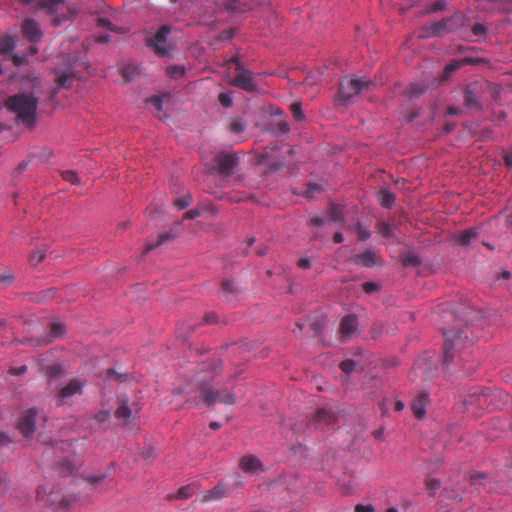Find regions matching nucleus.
<instances>
[{
    "mask_svg": "<svg viewBox=\"0 0 512 512\" xmlns=\"http://www.w3.org/2000/svg\"><path fill=\"white\" fill-rule=\"evenodd\" d=\"M119 406L115 411V417L118 420H123V424L126 425L129 422V418L131 416V409L128 407L127 399H118Z\"/></svg>",
    "mask_w": 512,
    "mask_h": 512,
    "instance_id": "obj_20",
    "label": "nucleus"
},
{
    "mask_svg": "<svg viewBox=\"0 0 512 512\" xmlns=\"http://www.w3.org/2000/svg\"><path fill=\"white\" fill-rule=\"evenodd\" d=\"M320 191V187L317 184H309L307 186V190L305 192V196L307 198H312L315 193H318Z\"/></svg>",
    "mask_w": 512,
    "mask_h": 512,
    "instance_id": "obj_49",
    "label": "nucleus"
},
{
    "mask_svg": "<svg viewBox=\"0 0 512 512\" xmlns=\"http://www.w3.org/2000/svg\"><path fill=\"white\" fill-rule=\"evenodd\" d=\"M478 230L476 228H470L457 233L454 238L460 245H468L472 239L476 238Z\"/></svg>",
    "mask_w": 512,
    "mask_h": 512,
    "instance_id": "obj_25",
    "label": "nucleus"
},
{
    "mask_svg": "<svg viewBox=\"0 0 512 512\" xmlns=\"http://www.w3.org/2000/svg\"><path fill=\"white\" fill-rule=\"evenodd\" d=\"M355 512H375V509L372 505L357 504Z\"/></svg>",
    "mask_w": 512,
    "mask_h": 512,
    "instance_id": "obj_56",
    "label": "nucleus"
},
{
    "mask_svg": "<svg viewBox=\"0 0 512 512\" xmlns=\"http://www.w3.org/2000/svg\"><path fill=\"white\" fill-rule=\"evenodd\" d=\"M193 490L190 486H184L177 492V497L180 499H188L192 496Z\"/></svg>",
    "mask_w": 512,
    "mask_h": 512,
    "instance_id": "obj_46",
    "label": "nucleus"
},
{
    "mask_svg": "<svg viewBox=\"0 0 512 512\" xmlns=\"http://www.w3.org/2000/svg\"><path fill=\"white\" fill-rule=\"evenodd\" d=\"M504 163L507 167L512 168V151L505 153L503 156Z\"/></svg>",
    "mask_w": 512,
    "mask_h": 512,
    "instance_id": "obj_61",
    "label": "nucleus"
},
{
    "mask_svg": "<svg viewBox=\"0 0 512 512\" xmlns=\"http://www.w3.org/2000/svg\"><path fill=\"white\" fill-rule=\"evenodd\" d=\"M84 384V381L79 379L71 380L67 385L58 391L56 395L58 404L62 405L67 401V399L81 394L84 388Z\"/></svg>",
    "mask_w": 512,
    "mask_h": 512,
    "instance_id": "obj_9",
    "label": "nucleus"
},
{
    "mask_svg": "<svg viewBox=\"0 0 512 512\" xmlns=\"http://www.w3.org/2000/svg\"><path fill=\"white\" fill-rule=\"evenodd\" d=\"M226 494L225 487L222 483H219L214 488L205 491L201 496L202 502H208L212 500H218L224 497Z\"/></svg>",
    "mask_w": 512,
    "mask_h": 512,
    "instance_id": "obj_19",
    "label": "nucleus"
},
{
    "mask_svg": "<svg viewBox=\"0 0 512 512\" xmlns=\"http://www.w3.org/2000/svg\"><path fill=\"white\" fill-rule=\"evenodd\" d=\"M230 62L235 65V71L237 73L235 78L231 81V85L246 92H255L257 90V84L254 81V74L245 69L237 57L231 58Z\"/></svg>",
    "mask_w": 512,
    "mask_h": 512,
    "instance_id": "obj_6",
    "label": "nucleus"
},
{
    "mask_svg": "<svg viewBox=\"0 0 512 512\" xmlns=\"http://www.w3.org/2000/svg\"><path fill=\"white\" fill-rule=\"evenodd\" d=\"M310 223H311V225H313L315 227H319V226L323 225L324 221L320 217H312L310 220Z\"/></svg>",
    "mask_w": 512,
    "mask_h": 512,
    "instance_id": "obj_62",
    "label": "nucleus"
},
{
    "mask_svg": "<svg viewBox=\"0 0 512 512\" xmlns=\"http://www.w3.org/2000/svg\"><path fill=\"white\" fill-rule=\"evenodd\" d=\"M229 129L232 133L239 134L245 130V124L241 119H235L231 122Z\"/></svg>",
    "mask_w": 512,
    "mask_h": 512,
    "instance_id": "obj_40",
    "label": "nucleus"
},
{
    "mask_svg": "<svg viewBox=\"0 0 512 512\" xmlns=\"http://www.w3.org/2000/svg\"><path fill=\"white\" fill-rule=\"evenodd\" d=\"M65 0H38V8L45 10L48 14L57 12L59 5Z\"/></svg>",
    "mask_w": 512,
    "mask_h": 512,
    "instance_id": "obj_26",
    "label": "nucleus"
},
{
    "mask_svg": "<svg viewBox=\"0 0 512 512\" xmlns=\"http://www.w3.org/2000/svg\"><path fill=\"white\" fill-rule=\"evenodd\" d=\"M480 83L483 95H488L495 104H500L502 87L486 80H480Z\"/></svg>",
    "mask_w": 512,
    "mask_h": 512,
    "instance_id": "obj_16",
    "label": "nucleus"
},
{
    "mask_svg": "<svg viewBox=\"0 0 512 512\" xmlns=\"http://www.w3.org/2000/svg\"><path fill=\"white\" fill-rule=\"evenodd\" d=\"M339 367L345 374H350L355 368V362L353 360L347 359L342 361Z\"/></svg>",
    "mask_w": 512,
    "mask_h": 512,
    "instance_id": "obj_44",
    "label": "nucleus"
},
{
    "mask_svg": "<svg viewBox=\"0 0 512 512\" xmlns=\"http://www.w3.org/2000/svg\"><path fill=\"white\" fill-rule=\"evenodd\" d=\"M15 48V41L12 37L0 38V54H8Z\"/></svg>",
    "mask_w": 512,
    "mask_h": 512,
    "instance_id": "obj_29",
    "label": "nucleus"
},
{
    "mask_svg": "<svg viewBox=\"0 0 512 512\" xmlns=\"http://www.w3.org/2000/svg\"><path fill=\"white\" fill-rule=\"evenodd\" d=\"M110 418L108 411H100L95 415V420L99 423H104Z\"/></svg>",
    "mask_w": 512,
    "mask_h": 512,
    "instance_id": "obj_52",
    "label": "nucleus"
},
{
    "mask_svg": "<svg viewBox=\"0 0 512 512\" xmlns=\"http://www.w3.org/2000/svg\"><path fill=\"white\" fill-rule=\"evenodd\" d=\"M97 25L102 28H108L110 30H114L112 23L107 18H98Z\"/></svg>",
    "mask_w": 512,
    "mask_h": 512,
    "instance_id": "obj_55",
    "label": "nucleus"
},
{
    "mask_svg": "<svg viewBox=\"0 0 512 512\" xmlns=\"http://www.w3.org/2000/svg\"><path fill=\"white\" fill-rule=\"evenodd\" d=\"M136 73L137 68L134 66L128 65L122 69V77L126 82L132 81Z\"/></svg>",
    "mask_w": 512,
    "mask_h": 512,
    "instance_id": "obj_38",
    "label": "nucleus"
},
{
    "mask_svg": "<svg viewBox=\"0 0 512 512\" xmlns=\"http://www.w3.org/2000/svg\"><path fill=\"white\" fill-rule=\"evenodd\" d=\"M373 83L363 78L355 76H345L339 83L337 100L346 105L354 96L360 94L363 90H368Z\"/></svg>",
    "mask_w": 512,
    "mask_h": 512,
    "instance_id": "obj_4",
    "label": "nucleus"
},
{
    "mask_svg": "<svg viewBox=\"0 0 512 512\" xmlns=\"http://www.w3.org/2000/svg\"><path fill=\"white\" fill-rule=\"evenodd\" d=\"M483 93L480 80L467 84L463 91V104L466 108L481 110L483 108Z\"/></svg>",
    "mask_w": 512,
    "mask_h": 512,
    "instance_id": "obj_7",
    "label": "nucleus"
},
{
    "mask_svg": "<svg viewBox=\"0 0 512 512\" xmlns=\"http://www.w3.org/2000/svg\"><path fill=\"white\" fill-rule=\"evenodd\" d=\"M5 106L16 115V119L27 126H32L36 120L38 98L32 93H18L5 101Z\"/></svg>",
    "mask_w": 512,
    "mask_h": 512,
    "instance_id": "obj_2",
    "label": "nucleus"
},
{
    "mask_svg": "<svg viewBox=\"0 0 512 512\" xmlns=\"http://www.w3.org/2000/svg\"><path fill=\"white\" fill-rule=\"evenodd\" d=\"M297 265L301 269H309L311 267V262L309 258H300L297 262Z\"/></svg>",
    "mask_w": 512,
    "mask_h": 512,
    "instance_id": "obj_58",
    "label": "nucleus"
},
{
    "mask_svg": "<svg viewBox=\"0 0 512 512\" xmlns=\"http://www.w3.org/2000/svg\"><path fill=\"white\" fill-rule=\"evenodd\" d=\"M45 255H46L45 252L42 250H38V251L34 252L33 254H31V256L29 258L30 264L33 266L40 264L43 261V259L45 258Z\"/></svg>",
    "mask_w": 512,
    "mask_h": 512,
    "instance_id": "obj_42",
    "label": "nucleus"
},
{
    "mask_svg": "<svg viewBox=\"0 0 512 512\" xmlns=\"http://www.w3.org/2000/svg\"><path fill=\"white\" fill-rule=\"evenodd\" d=\"M329 216L332 221L340 222L343 220V209L340 205L332 203L329 207Z\"/></svg>",
    "mask_w": 512,
    "mask_h": 512,
    "instance_id": "obj_31",
    "label": "nucleus"
},
{
    "mask_svg": "<svg viewBox=\"0 0 512 512\" xmlns=\"http://www.w3.org/2000/svg\"><path fill=\"white\" fill-rule=\"evenodd\" d=\"M461 67V63L458 62V61H454V62H451L449 64L446 65L445 69H444V72H443V78H447L449 77V75L452 73V72H455L456 70H458L459 68Z\"/></svg>",
    "mask_w": 512,
    "mask_h": 512,
    "instance_id": "obj_43",
    "label": "nucleus"
},
{
    "mask_svg": "<svg viewBox=\"0 0 512 512\" xmlns=\"http://www.w3.org/2000/svg\"><path fill=\"white\" fill-rule=\"evenodd\" d=\"M27 371V367L25 365L19 367V368H11L9 370L10 374H13V375H22L24 373H26Z\"/></svg>",
    "mask_w": 512,
    "mask_h": 512,
    "instance_id": "obj_60",
    "label": "nucleus"
},
{
    "mask_svg": "<svg viewBox=\"0 0 512 512\" xmlns=\"http://www.w3.org/2000/svg\"><path fill=\"white\" fill-rule=\"evenodd\" d=\"M202 211H203L202 208H199V207L193 208V209L187 211L184 214L183 218L184 219H189V220L195 219V218L199 217L202 214Z\"/></svg>",
    "mask_w": 512,
    "mask_h": 512,
    "instance_id": "obj_47",
    "label": "nucleus"
},
{
    "mask_svg": "<svg viewBox=\"0 0 512 512\" xmlns=\"http://www.w3.org/2000/svg\"><path fill=\"white\" fill-rule=\"evenodd\" d=\"M104 478H105V475L102 474V475H98V476H89L86 478V480L90 485H95L96 483L103 481Z\"/></svg>",
    "mask_w": 512,
    "mask_h": 512,
    "instance_id": "obj_57",
    "label": "nucleus"
},
{
    "mask_svg": "<svg viewBox=\"0 0 512 512\" xmlns=\"http://www.w3.org/2000/svg\"><path fill=\"white\" fill-rule=\"evenodd\" d=\"M447 25L446 20H442L439 22L431 23L430 25L425 27V32L422 37H433L442 35Z\"/></svg>",
    "mask_w": 512,
    "mask_h": 512,
    "instance_id": "obj_24",
    "label": "nucleus"
},
{
    "mask_svg": "<svg viewBox=\"0 0 512 512\" xmlns=\"http://www.w3.org/2000/svg\"><path fill=\"white\" fill-rule=\"evenodd\" d=\"M427 489L430 491H435L440 487V481L438 479H429L426 481Z\"/></svg>",
    "mask_w": 512,
    "mask_h": 512,
    "instance_id": "obj_54",
    "label": "nucleus"
},
{
    "mask_svg": "<svg viewBox=\"0 0 512 512\" xmlns=\"http://www.w3.org/2000/svg\"><path fill=\"white\" fill-rule=\"evenodd\" d=\"M166 72L171 78H179L185 74V69L181 66H169Z\"/></svg>",
    "mask_w": 512,
    "mask_h": 512,
    "instance_id": "obj_39",
    "label": "nucleus"
},
{
    "mask_svg": "<svg viewBox=\"0 0 512 512\" xmlns=\"http://www.w3.org/2000/svg\"><path fill=\"white\" fill-rule=\"evenodd\" d=\"M426 90V87L423 84L415 83L411 84L408 89L406 90V95L409 98H416L424 93Z\"/></svg>",
    "mask_w": 512,
    "mask_h": 512,
    "instance_id": "obj_32",
    "label": "nucleus"
},
{
    "mask_svg": "<svg viewBox=\"0 0 512 512\" xmlns=\"http://www.w3.org/2000/svg\"><path fill=\"white\" fill-rule=\"evenodd\" d=\"M357 238L360 241H365L371 236V231L368 227H365L358 223L356 225Z\"/></svg>",
    "mask_w": 512,
    "mask_h": 512,
    "instance_id": "obj_36",
    "label": "nucleus"
},
{
    "mask_svg": "<svg viewBox=\"0 0 512 512\" xmlns=\"http://www.w3.org/2000/svg\"><path fill=\"white\" fill-rule=\"evenodd\" d=\"M362 287H363V290H364L366 293H368V294L373 293V292H376V291H378V290H379V288H380V286H379L377 283H375V282H365V283L362 285Z\"/></svg>",
    "mask_w": 512,
    "mask_h": 512,
    "instance_id": "obj_48",
    "label": "nucleus"
},
{
    "mask_svg": "<svg viewBox=\"0 0 512 512\" xmlns=\"http://www.w3.org/2000/svg\"><path fill=\"white\" fill-rule=\"evenodd\" d=\"M472 32L475 36H482L486 33V27L483 24L476 23L472 27Z\"/></svg>",
    "mask_w": 512,
    "mask_h": 512,
    "instance_id": "obj_51",
    "label": "nucleus"
},
{
    "mask_svg": "<svg viewBox=\"0 0 512 512\" xmlns=\"http://www.w3.org/2000/svg\"><path fill=\"white\" fill-rule=\"evenodd\" d=\"M61 176L63 180H65L66 182H69L73 185L79 184V177L77 173L73 170H66L61 172Z\"/></svg>",
    "mask_w": 512,
    "mask_h": 512,
    "instance_id": "obj_35",
    "label": "nucleus"
},
{
    "mask_svg": "<svg viewBox=\"0 0 512 512\" xmlns=\"http://www.w3.org/2000/svg\"><path fill=\"white\" fill-rule=\"evenodd\" d=\"M192 203V197L190 194H185L174 201V206L179 209H185Z\"/></svg>",
    "mask_w": 512,
    "mask_h": 512,
    "instance_id": "obj_34",
    "label": "nucleus"
},
{
    "mask_svg": "<svg viewBox=\"0 0 512 512\" xmlns=\"http://www.w3.org/2000/svg\"><path fill=\"white\" fill-rule=\"evenodd\" d=\"M237 292V289L234 286V283L229 280H224L221 285L220 295L224 297L227 301H232L234 294Z\"/></svg>",
    "mask_w": 512,
    "mask_h": 512,
    "instance_id": "obj_27",
    "label": "nucleus"
},
{
    "mask_svg": "<svg viewBox=\"0 0 512 512\" xmlns=\"http://www.w3.org/2000/svg\"><path fill=\"white\" fill-rule=\"evenodd\" d=\"M23 36L31 43L38 42L42 37L39 24L32 19H25L22 23Z\"/></svg>",
    "mask_w": 512,
    "mask_h": 512,
    "instance_id": "obj_14",
    "label": "nucleus"
},
{
    "mask_svg": "<svg viewBox=\"0 0 512 512\" xmlns=\"http://www.w3.org/2000/svg\"><path fill=\"white\" fill-rule=\"evenodd\" d=\"M169 33L170 27L163 25L154 35L146 39L147 46L151 47L157 55L166 56L168 54L166 40Z\"/></svg>",
    "mask_w": 512,
    "mask_h": 512,
    "instance_id": "obj_8",
    "label": "nucleus"
},
{
    "mask_svg": "<svg viewBox=\"0 0 512 512\" xmlns=\"http://www.w3.org/2000/svg\"><path fill=\"white\" fill-rule=\"evenodd\" d=\"M377 231L385 238L392 236L393 226L386 222H378L376 225Z\"/></svg>",
    "mask_w": 512,
    "mask_h": 512,
    "instance_id": "obj_33",
    "label": "nucleus"
},
{
    "mask_svg": "<svg viewBox=\"0 0 512 512\" xmlns=\"http://www.w3.org/2000/svg\"><path fill=\"white\" fill-rule=\"evenodd\" d=\"M218 172L222 176H228L238 164V158L234 154L219 153L215 156Z\"/></svg>",
    "mask_w": 512,
    "mask_h": 512,
    "instance_id": "obj_10",
    "label": "nucleus"
},
{
    "mask_svg": "<svg viewBox=\"0 0 512 512\" xmlns=\"http://www.w3.org/2000/svg\"><path fill=\"white\" fill-rule=\"evenodd\" d=\"M291 109V113H292V116L293 118L296 120V121H302L304 120L305 116L302 112V109H301V104L299 102H295L291 105L290 107Z\"/></svg>",
    "mask_w": 512,
    "mask_h": 512,
    "instance_id": "obj_37",
    "label": "nucleus"
},
{
    "mask_svg": "<svg viewBox=\"0 0 512 512\" xmlns=\"http://www.w3.org/2000/svg\"><path fill=\"white\" fill-rule=\"evenodd\" d=\"M9 443H10L9 437L4 433H0V447L6 446Z\"/></svg>",
    "mask_w": 512,
    "mask_h": 512,
    "instance_id": "obj_63",
    "label": "nucleus"
},
{
    "mask_svg": "<svg viewBox=\"0 0 512 512\" xmlns=\"http://www.w3.org/2000/svg\"><path fill=\"white\" fill-rule=\"evenodd\" d=\"M174 238V235L171 232H165L160 234L156 240H148L143 248L144 253H148L151 250L157 248L163 243H166Z\"/></svg>",
    "mask_w": 512,
    "mask_h": 512,
    "instance_id": "obj_23",
    "label": "nucleus"
},
{
    "mask_svg": "<svg viewBox=\"0 0 512 512\" xmlns=\"http://www.w3.org/2000/svg\"><path fill=\"white\" fill-rule=\"evenodd\" d=\"M379 200L383 207L391 208L395 202V195L387 190H381Z\"/></svg>",
    "mask_w": 512,
    "mask_h": 512,
    "instance_id": "obj_30",
    "label": "nucleus"
},
{
    "mask_svg": "<svg viewBox=\"0 0 512 512\" xmlns=\"http://www.w3.org/2000/svg\"><path fill=\"white\" fill-rule=\"evenodd\" d=\"M314 422L320 425L331 426L336 423L337 417L336 415L328 409L320 408L316 411L314 418Z\"/></svg>",
    "mask_w": 512,
    "mask_h": 512,
    "instance_id": "obj_18",
    "label": "nucleus"
},
{
    "mask_svg": "<svg viewBox=\"0 0 512 512\" xmlns=\"http://www.w3.org/2000/svg\"><path fill=\"white\" fill-rule=\"evenodd\" d=\"M147 103L151 104L157 113H160L162 111L163 97L152 96L147 99Z\"/></svg>",
    "mask_w": 512,
    "mask_h": 512,
    "instance_id": "obj_41",
    "label": "nucleus"
},
{
    "mask_svg": "<svg viewBox=\"0 0 512 512\" xmlns=\"http://www.w3.org/2000/svg\"><path fill=\"white\" fill-rule=\"evenodd\" d=\"M208 369H211L215 374L218 373V371L221 369V363L220 362H213L210 364H205L201 368V371H208Z\"/></svg>",
    "mask_w": 512,
    "mask_h": 512,
    "instance_id": "obj_50",
    "label": "nucleus"
},
{
    "mask_svg": "<svg viewBox=\"0 0 512 512\" xmlns=\"http://www.w3.org/2000/svg\"><path fill=\"white\" fill-rule=\"evenodd\" d=\"M353 261L355 264H360L364 267H374L377 265V255L374 249H367L364 252L357 254Z\"/></svg>",
    "mask_w": 512,
    "mask_h": 512,
    "instance_id": "obj_17",
    "label": "nucleus"
},
{
    "mask_svg": "<svg viewBox=\"0 0 512 512\" xmlns=\"http://www.w3.org/2000/svg\"><path fill=\"white\" fill-rule=\"evenodd\" d=\"M401 263L404 267L417 266L421 263V260L414 252H407L401 257Z\"/></svg>",
    "mask_w": 512,
    "mask_h": 512,
    "instance_id": "obj_28",
    "label": "nucleus"
},
{
    "mask_svg": "<svg viewBox=\"0 0 512 512\" xmlns=\"http://www.w3.org/2000/svg\"><path fill=\"white\" fill-rule=\"evenodd\" d=\"M429 403V396L426 392H419L411 401L410 408L417 419H422L426 414V406Z\"/></svg>",
    "mask_w": 512,
    "mask_h": 512,
    "instance_id": "obj_13",
    "label": "nucleus"
},
{
    "mask_svg": "<svg viewBox=\"0 0 512 512\" xmlns=\"http://www.w3.org/2000/svg\"><path fill=\"white\" fill-rule=\"evenodd\" d=\"M445 337L443 366L448 370L453 363H461L464 359L461 354H458L462 347H466L472 343V339H468L467 331H460L458 333L453 331L443 332Z\"/></svg>",
    "mask_w": 512,
    "mask_h": 512,
    "instance_id": "obj_3",
    "label": "nucleus"
},
{
    "mask_svg": "<svg viewBox=\"0 0 512 512\" xmlns=\"http://www.w3.org/2000/svg\"><path fill=\"white\" fill-rule=\"evenodd\" d=\"M60 367L58 365H54V366H51L49 368V374L51 377H55L56 375H58L60 373Z\"/></svg>",
    "mask_w": 512,
    "mask_h": 512,
    "instance_id": "obj_64",
    "label": "nucleus"
},
{
    "mask_svg": "<svg viewBox=\"0 0 512 512\" xmlns=\"http://www.w3.org/2000/svg\"><path fill=\"white\" fill-rule=\"evenodd\" d=\"M358 321L355 315L345 316L340 324V334L342 341L345 342L351 338L357 329Z\"/></svg>",
    "mask_w": 512,
    "mask_h": 512,
    "instance_id": "obj_15",
    "label": "nucleus"
},
{
    "mask_svg": "<svg viewBox=\"0 0 512 512\" xmlns=\"http://www.w3.org/2000/svg\"><path fill=\"white\" fill-rule=\"evenodd\" d=\"M240 467L244 472L253 473L260 469L261 463L257 457L249 455L240 460Z\"/></svg>",
    "mask_w": 512,
    "mask_h": 512,
    "instance_id": "obj_21",
    "label": "nucleus"
},
{
    "mask_svg": "<svg viewBox=\"0 0 512 512\" xmlns=\"http://www.w3.org/2000/svg\"><path fill=\"white\" fill-rule=\"evenodd\" d=\"M218 101L225 108H229L233 104L231 96L228 93H224V92H221L218 95Z\"/></svg>",
    "mask_w": 512,
    "mask_h": 512,
    "instance_id": "obj_45",
    "label": "nucleus"
},
{
    "mask_svg": "<svg viewBox=\"0 0 512 512\" xmlns=\"http://www.w3.org/2000/svg\"><path fill=\"white\" fill-rule=\"evenodd\" d=\"M142 457L144 459H153V458H155L156 457L155 450L153 448H147V449L143 450Z\"/></svg>",
    "mask_w": 512,
    "mask_h": 512,
    "instance_id": "obj_59",
    "label": "nucleus"
},
{
    "mask_svg": "<svg viewBox=\"0 0 512 512\" xmlns=\"http://www.w3.org/2000/svg\"><path fill=\"white\" fill-rule=\"evenodd\" d=\"M194 392H199L200 398L188 399L186 403L191 404L195 407H198L201 404L210 406L216 403L224 405H233L236 402V398L233 392L216 389L204 378L197 380L195 383H187L183 388L179 389L176 393L191 394Z\"/></svg>",
    "mask_w": 512,
    "mask_h": 512,
    "instance_id": "obj_1",
    "label": "nucleus"
},
{
    "mask_svg": "<svg viewBox=\"0 0 512 512\" xmlns=\"http://www.w3.org/2000/svg\"><path fill=\"white\" fill-rule=\"evenodd\" d=\"M13 281V275L10 272H4L0 275V283L3 285H9Z\"/></svg>",
    "mask_w": 512,
    "mask_h": 512,
    "instance_id": "obj_53",
    "label": "nucleus"
},
{
    "mask_svg": "<svg viewBox=\"0 0 512 512\" xmlns=\"http://www.w3.org/2000/svg\"><path fill=\"white\" fill-rule=\"evenodd\" d=\"M36 412L33 409L28 410L19 420L17 428L24 437L31 436L35 431Z\"/></svg>",
    "mask_w": 512,
    "mask_h": 512,
    "instance_id": "obj_11",
    "label": "nucleus"
},
{
    "mask_svg": "<svg viewBox=\"0 0 512 512\" xmlns=\"http://www.w3.org/2000/svg\"><path fill=\"white\" fill-rule=\"evenodd\" d=\"M55 74L56 89L53 90L52 97L56 95L58 89L71 88L76 77L74 71L71 68H68L66 71L63 72H61L59 69H56Z\"/></svg>",
    "mask_w": 512,
    "mask_h": 512,
    "instance_id": "obj_12",
    "label": "nucleus"
},
{
    "mask_svg": "<svg viewBox=\"0 0 512 512\" xmlns=\"http://www.w3.org/2000/svg\"><path fill=\"white\" fill-rule=\"evenodd\" d=\"M28 331L32 333V335L29 337H25L23 339V343L32 346H39L49 344L56 338L62 336L64 334V326L60 323H52L50 327V332L45 335H42L40 333V326L35 324L32 325V328H29Z\"/></svg>",
    "mask_w": 512,
    "mask_h": 512,
    "instance_id": "obj_5",
    "label": "nucleus"
},
{
    "mask_svg": "<svg viewBox=\"0 0 512 512\" xmlns=\"http://www.w3.org/2000/svg\"><path fill=\"white\" fill-rule=\"evenodd\" d=\"M488 482L487 475L485 473H475L471 475V493L479 494L482 487H485Z\"/></svg>",
    "mask_w": 512,
    "mask_h": 512,
    "instance_id": "obj_22",
    "label": "nucleus"
}]
</instances>
